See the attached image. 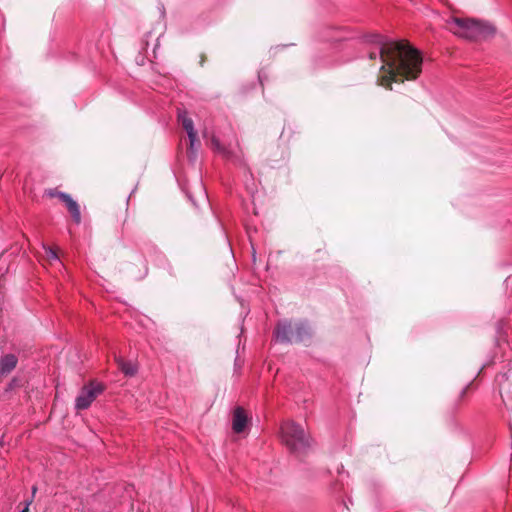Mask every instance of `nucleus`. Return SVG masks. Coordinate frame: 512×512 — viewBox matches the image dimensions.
<instances>
[{"instance_id": "obj_1", "label": "nucleus", "mask_w": 512, "mask_h": 512, "mask_svg": "<svg viewBox=\"0 0 512 512\" xmlns=\"http://www.w3.org/2000/svg\"><path fill=\"white\" fill-rule=\"evenodd\" d=\"M365 40L380 47L379 56L383 65L378 83L381 86L392 89L393 82L415 80L420 75L422 57L407 41L389 42L377 33L365 35Z\"/></svg>"}, {"instance_id": "obj_2", "label": "nucleus", "mask_w": 512, "mask_h": 512, "mask_svg": "<svg viewBox=\"0 0 512 512\" xmlns=\"http://www.w3.org/2000/svg\"><path fill=\"white\" fill-rule=\"evenodd\" d=\"M280 434L282 443L297 457L305 455L311 447L312 440L304 428L292 420H287L281 425Z\"/></svg>"}, {"instance_id": "obj_3", "label": "nucleus", "mask_w": 512, "mask_h": 512, "mask_svg": "<svg viewBox=\"0 0 512 512\" xmlns=\"http://www.w3.org/2000/svg\"><path fill=\"white\" fill-rule=\"evenodd\" d=\"M450 32L461 38L479 40L494 35L495 28L486 22L450 17Z\"/></svg>"}, {"instance_id": "obj_4", "label": "nucleus", "mask_w": 512, "mask_h": 512, "mask_svg": "<svg viewBox=\"0 0 512 512\" xmlns=\"http://www.w3.org/2000/svg\"><path fill=\"white\" fill-rule=\"evenodd\" d=\"M310 336V329L303 322H283L276 328V339L279 342L304 343Z\"/></svg>"}, {"instance_id": "obj_5", "label": "nucleus", "mask_w": 512, "mask_h": 512, "mask_svg": "<svg viewBox=\"0 0 512 512\" xmlns=\"http://www.w3.org/2000/svg\"><path fill=\"white\" fill-rule=\"evenodd\" d=\"M105 389V386L99 382H90L85 385L76 398L75 407L77 410L87 409L91 403L100 395Z\"/></svg>"}, {"instance_id": "obj_6", "label": "nucleus", "mask_w": 512, "mask_h": 512, "mask_svg": "<svg viewBox=\"0 0 512 512\" xmlns=\"http://www.w3.org/2000/svg\"><path fill=\"white\" fill-rule=\"evenodd\" d=\"M495 382L503 401H505V398L512 395V367L507 372L498 374Z\"/></svg>"}, {"instance_id": "obj_7", "label": "nucleus", "mask_w": 512, "mask_h": 512, "mask_svg": "<svg viewBox=\"0 0 512 512\" xmlns=\"http://www.w3.org/2000/svg\"><path fill=\"white\" fill-rule=\"evenodd\" d=\"M58 197L66 204L68 211L70 212L74 221L79 224L81 221V213L79 205L74 201L69 194L58 193Z\"/></svg>"}, {"instance_id": "obj_8", "label": "nucleus", "mask_w": 512, "mask_h": 512, "mask_svg": "<svg viewBox=\"0 0 512 512\" xmlns=\"http://www.w3.org/2000/svg\"><path fill=\"white\" fill-rule=\"evenodd\" d=\"M247 415L242 407H237L234 410L232 418V429L235 433H241L244 431L247 424Z\"/></svg>"}, {"instance_id": "obj_9", "label": "nucleus", "mask_w": 512, "mask_h": 512, "mask_svg": "<svg viewBox=\"0 0 512 512\" xmlns=\"http://www.w3.org/2000/svg\"><path fill=\"white\" fill-rule=\"evenodd\" d=\"M18 359L14 354H6L0 359V378L6 377L11 373L16 365Z\"/></svg>"}, {"instance_id": "obj_10", "label": "nucleus", "mask_w": 512, "mask_h": 512, "mask_svg": "<svg viewBox=\"0 0 512 512\" xmlns=\"http://www.w3.org/2000/svg\"><path fill=\"white\" fill-rule=\"evenodd\" d=\"M115 362L119 368V370L128 377H133L138 372V366L136 363L132 361H126L120 356H115Z\"/></svg>"}, {"instance_id": "obj_11", "label": "nucleus", "mask_w": 512, "mask_h": 512, "mask_svg": "<svg viewBox=\"0 0 512 512\" xmlns=\"http://www.w3.org/2000/svg\"><path fill=\"white\" fill-rule=\"evenodd\" d=\"M189 138V147L187 149V155L190 160H195L197 156V150L200 145V142L197 138V133L188 134Z\"/></svg>"}, {"instance_id": "obj_12", "label": "nucleus", "mask_w": 512, "mask_h": 512, "mask_svg": "<svg viewBox=\"0 0 512 512\" xmlns=\"http://www.w3.org/2000/svg\"><path fill=\"white\" fill-rule=\"evenodd\" d=\"M178 119L181 121L183 128L186 130L187 134L196 133L194 129V124L191 118L186 115V112L179 113Z\"/></svg>"}, {"instance_id": "obj_13", "label": "nucleus", "mask_w": 512, "mask_h": 512, "mask_svg": "<svg viewBox=\"0 0 512 512\" xmlns=\"http://www.w3.org/2000/svg\"><path fill=\"white\" fill-rule=\"evenodd\" d=\"M44 249H45V254H46V257L48 258V260L58 259L57 248L44 247Z\"/></svg>"}, {"instance_id": "obj_14", "label": "nucleus", "mask_w": 512, "mask_h": 512, "mask_svg": "<svg viewBox=\"0 0 512 512\" xmlns=\"http://www.w3.org/2000/svg\"><path fill=\"white\" fill-rule=\"evenodd\" d=\"M211 147L213 149H216V150H220L221 149V146H220V143L218 141V139L216 137H212L211 138Z\"/></svg>"}, {"instance_id": "obj_15", "label": "nucleus", "mask_w": 512, "mask_h": 512, "mask_svg": "<svg viewBox=\"0 0 512 512\" xmlns=\"http://www.w3.org/2000/svg\"><path fill=\"white\" fill-rule=\"evenodd\" d=\"M58 191L57 190H53V189H50L48 191H46V194L49 196V197H58Z\"/></svg>"}, {"instance_id": "obj_16", "label": "nucleus", "mask_w": 512, "mask_h": 512, "mask_svg": "<svg viewBox=\"0 0 512 512\" xmlns=\"http://www.w3.org/2000/svg\"><path fill=\"white\" fill-rule=\"evenodd\" d=\"M369 58H370L371 60H375V59L377 58V54H376V52H370V54H369Z\"/></svg>"}, {"instance_id": "obj_17", "label": "nucleus", "mask_w": 512, "mask_h": 512, "mask_svg": "<svg viewBox=\"0 0 512 512\" xmlns=\"http://www.w3.org/2000/svg\"><path fill=\"white\" fill-rule=\"evenodd\" d=\"M469 385L462 389L460 396L463 397L468 389Z\"/></svg>"}, {"instance_id": "obj_18", "label": "nucleus", "mask_w": 512, "mask_h": 512, "mask_svg": "<svg viewBox=\"0 0 512 512\" xmlns=\"http://www.w3.org/2000/svg\"><path fill=\"white\" fill-rule=\"evenodd\" d=\"M21 512H29V504H27Z\"/></svg>"}]
</instances>
